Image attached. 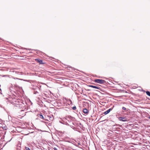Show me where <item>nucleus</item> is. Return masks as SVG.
Returning a JSON list of instances; mask_svg holds the SVG:
<instances>
[{"label":"nucleus","instance_id":"f8f14e48","mask_svg":"<svg viewBox=\"0 0 150 150\" xmlns=\"http://www.w3.org/2000/svg\"><path fill=\"white\" fill-rule=\"evenodd\" d=\"M72 108L73 110H75L76 109V107L75 106H74L72 107Z\"/></svg>","mask_w":150,"mask_h":150},{"label":"nucleus","instance_id":"aec40b11","mask_svg":"<svg viewBox=\"0 0 150 150\" xmlns=\"http://www.w3.org/2000/svg\"><path fill=\"white\" fill-rule=\"evenodd\" d=\"M0 120H1V119H0Z\"/></svg>","mask_w":150,"mask_h":150},{"label":"nucleus","instance_id":"39448f33","mask_svg":"<svg viewBox=\"0 0 150 150\" xmlns=\"http://www.w3.org/2000/svg\"><path fill=\"white\" fill-rule=\"evenodd\" d=\"M83 112L84 113L87 115L89 113L88 110L86 109H84L83 110Z\"/></svg>","mask_w":150,"mask_h":150},{"label":"nucleus","instance_id":"20e7f679","mask_svg":"<svg viewBox=\"0 0 150 150\" xmlns=\"http://www.w3.org/2000/svg\"><path fill=\"white\" fill-rule=\"evenodd\" d=\"M119 120L120 121L125 122L127 121L126 118L124 117H119Z\"/></svg>","mask_w":150,"mask_h":150},{"label":"nucleus","instance_id":"0eeeda50","mask_svg":"<svg viewBox=\"0 0 150 150\" xmlns=\"http://www.w3.org/2000/svg\"><path fill=\"white\" fill-rule=\"evenodd\" d=\"M89 86L90 87H92L93 88H95L97 89H99V87H97L96 86H93V85H89Z\"/></svg>","mask_w":150,"mask_h":150},{"label":"nucleus","instance_id":"9b49d317","mask_svg":"<svg viewBox=\"0 0 150 150\" xmlns=\"http://www.w3.org/2000/svg\"><path fill=\"white\" fill-rule=\"evenodd\" d=\"M25 149L26 150H30L29 148L27 147H25Z\"/></svg>","mask_w":150,"mask_h":150},{"label":"nucleus","instance_id":"1a4fd4ad","mask_svg":"<svg viewBox=\"0 0 150 150\" xmlns=\"http://www.w3.org/2000/svg\"><path fill=\"white\" fill-rule=\"evenodd\" d=\"M146 93L147 95L150 96V92L149 91H147L146 92Z\"/></svg>","mask_w":150,"mask_h":150},{"label":"nucleus","instance_id":"a211bd4d","mask_svg":"<svg viewBox=\"0 0 150 150\" xmlns=\"http://www.w3.org/2000/svg\"><path fill=\"white\" fill-rule=\"evenodd\" d=\"M56 149V148L54 150H55Z\"/></svg>","mask_w":150,"mask_h":150},{"label":"nucleus","instance_id":"6ab92c4d","mask_svg":"<svg viewBox=\"0 0 150 150\" xmlns=\"http://www.w3.org/2000/svg\"><path fill=\"white\" fill-rule=\"evenodd\" d=\"M149 119H150V117H149Z\"/></svg>","mask_w":150,"mask_h":150},{"label":"nucleus","instance_id":"f257e3e1","mask_svg":"<svg viewBox=\"0 0 150 150\" xmlns=\"http://www.w3.org/2000/svg\"><path fill=\"white\" fill-rule=\"evenodd\" d=\"M73 118L71 116H67L63 117L62 118V120L64 122V124L69 125L73 123Z\"/></svg>","mask_w":150,"mask_h":150},{"label":"nucleus","instance_id":"4468645a","mask_svg":"<svg viewBox=\"0 0 150 150\" xmlns=\"http://www.w3.org/2000/svg\"><path fill=\"white\" fill-rule=\"evenodd\" d=\"M16 73H17V74H18V73H18V72H16Z\"/></svg>","mask_w":150,"mask_h":150},{"label":"nucleus","instance_id":"f03ea898","mask_svg":"<svg viewBox=\"0 0 150 150\" xmlns=\"http://www.w3.org/2000/svg\"><path fill=\"white\" fill-rule=\"evenodd\" d=\"M95 82L100 84L104 83H105V81L103 79H96L94 81Z\"/></svg>","mask_w":150,"mask_h":150},{"label":"nucleus","instance_id":"9d476101","mask_svg":"<svg viewBox=\"0 0 150 150\" xmlns=\"http://www.w3.org/2000/svg\"><path fill=\"white\" fill-rule=\"evenodd\" d=\"M40 117L41 118H42V119H44V118L43 117V116L42 115H40Z\"/></svg>","mask_w":150,"mask_h":150},{"label":"nucleus","instance_id":"7ed1b4c3","mask_svg":"<svg viewBox=\"0 0 150 150\" xmlns=\"http://www.w3.org/2000/svg\"><path fill=\"white\" fill-rule=\"evenodd\" d=\"M114 107V106H113V107L112 108H110L108 110H107V111H105L104 112L103 114L105 115H107V114L108 113L110 112V111L112 110Z\"/></svg>","mask_w":150,"mask_h":150},{"label":"nucleus","instance_id":"dca6fc26","mask_svg":"<svg viewBox=\"0 0 150 150\" xmlns=\"http://www.w3.org/2000/svg\"><path fill=\"white\" fill-rule=\"evenodd\" d=\"M56 149V148L54 150H55Z\"/></svg>","mask_w":150,"mask_h":150},{"label":"nucleus","instance_id":"ddd939ff","mask_svg":"<svg viewBox=\"0 0 150 150\" xmlns=\"http://www.w3.org/2000/svg\"><path fill=\"white\" fill-rule=\"evenodd\" d=\"M122 109L123 110H125L126 109V108L124 107H122Z\"/></svg>","mask_w":150,"mask_h":150},{"label":"nucleus","instance_id":"423d86ee","mask_svg":"<svg viewBox=\"0 0 150 150\" xmlns=\"http://www.w3.org/2000/svg\"><path fill=\"white\" fill-rule=\"evenodd\" d=\"M36 61H37L38 63L41 64H43V61L42 60L40 59H36Z\"/></svg>","mask_w":150,"mask_h":150},{"label":"nucleus","instance_id":"f3484780","mask_svg":"<svg viewBox=\"0 0 150 150\" xmlns=\"http://www.w3.org/2000/svg\"><path fill=\"white\" fill-rule=\"evenodd\" d=\"M56 149V148L54 150H55Z\"/></svg>","mask_w":150,"mask_h":150},{"label":"nucleus","instance_id":"2eb2a0df","mask_svg":"<svg viewBox=\"0 0 150 150\" xmlns=\"http://www.w3.org/2000/svg\"><path fill=\"white\" fill-rule=\"evenodd\" d=\"M0 91H1V89H0Z\"/></svg>","mask_w":150,"mask_h":150},{"label":"nucleus","instance_id":"6e6552de","mask_svg":"<svg viewBox=\"0 0 150 150\" xmlns=\"http://www.w3.org/2000/svg\"><path fill=\"white\" fill-rule=\"evenodd\" d=\"M67 102L69 104L70 103V104L72 103V101L70 99L68 100H67Z\"/></svg>","mask_w":150,"mask_h":150}]
</instances>
